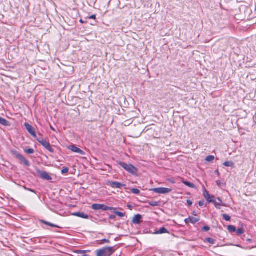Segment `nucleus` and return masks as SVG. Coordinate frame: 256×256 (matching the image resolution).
<instances>
[{
  "instance_id": "obj_13",
  "label": "nucleus",
  "mask_w": 256,
  "mask_h": 256,
  "mask_svg": "<svg viewBox=\"0 0 256 256\" xmlns=\"http://www.w3.org/2000/svg\"><path fill=\"white\" fill-rule=\"evenodd\" d=\"M74 216H77L78 217L83 218H88V216L86 214H85L84 212H76L72 214Z\"/></svg>"
},
{
  "instance_id": "obj_44",
  "label": "nucleus",
  "mask_w": 256,
  "mask_h": 256,
  "mask_svg": "<svg viewBox=\"0 0 256 256\" xmlns=\"http://www.w3.org/2000/svg\"><path fill=\"white\" fill-rule=\"evenodd\" d=\"M80 22L82 23V22H82V20H80Z\"/></svg>"
},
{
  "instance_id": "obj_24",
  "label": "nucleus",
  "mask_w": 256,
  "mask_h": 256,
  "mask_svg": "<svg viewBox=\"0 0 256 256\" xmlns=\"http://www.w3.org/2000/svg\"><path fill=\"white\" fill-rule=\"evenodd\" d=\"M212 202H213L216 206V208L218 209L220 208V206H222V204L220 202H218L215 200H214Z\"/></svg>"
},
{
  "instance_id": "obj_10",
  "label": "nucleus",
  "mask_w": 256,
  "mask_h": 256,
  "mask_svg": "<svg viewBox=\"0 0 256 256\" xmlns=\"http://www.w3.org/2000/svg\"><path fill=\"white\" fill-rule=\"evenodd\" d=\"M204 196L208 202H212L214 200V196L210 194L206 189H204Z\"/></svg>"
},
{
  "instance_id": "obj_33",
  "label": "nucleus",
  "mask_w": 256,
  "mask_h": 256,
  "mask_svg": "<svg viewBox=\"0 0 256 256\" xmlns=\"http://www.w3.org/2000/svg\"><path fill=\"white\" fill-rule=\"evenodd\" d=\"M216 183L217 185H218V186H220H220H222L224 185V184L223 183H222V182H221V181H220V180H216Z\"/></svg>"
},
{
  "instance_id": "obj_17",
  "label": "nucleus",
  "mask_w": 256,
  "mask_h": 256,
  "mask_svg": "<svg viewBox=\"0 0 256 256\" xmlns=\"http://www.w3.org/2000/svg\"><path fill=\"white\" fill-rule=\"evenodd\" d=\"M0 124L4 126H8V122L6 120L0 117Z\"/></svg>"
},
{
  "instance_id": "obj_2",
  "label": "nucleus",
  "mask_w": 256,
  "mask_h": 256,
  "mask_svg": "<svg viewBox=\"0 0 256 256\" xmlns=\"http://www.w3.org/2000/svg\"><path fill=\"white\" fill-rule=\"evenodd\" d=\"M118 164L128 172L134 174L137 172V169L130 164H127L124 162H118Z\"/></svg>"
},
{
  "instance_id": "obj_34",
  "label": "nucleus",
  "mask_w": 256,
  "mask_h": 256,
  "mask_svg": "<svg viewBox=\"0 0 256 256\" xmlns=\"http://www.w3.org/2000/svg\"><path fill=\"white\" fill-rule=\"evenodd\" d=\"M210 228L208 226H204L202 228V230L206 232L210 230Z\"/></svg>"
},
{
  "instance_id": "obj_43",
  "label": "nucleus",
  "mask_w": 256,
  "mask_h": 256,
  "mask_svg": "<svg viewBox=\"0 0 256 256\" xmlns=\"http://www.w3.org/2000/svg\"><path fill=\"white\" fill-rule=\"evenodd\" d=\"M192 214L194 215V216H196V212H192Z\"/></svg>"
},
{
  "instance_id": "obj_32",
  "label": "nucleus",
  "mask_w": 256,
  "mask_h": 256,
  "mask_svg": "<svg viewBox=\"0 0 256 256\" xmlns=\"http://www.w3.org/2000/svg\"><path fill=\"white\" fill-rule=\"evenodd\" d=\"M68 171V168H64L62 170V174H66V173H67Z\"/></svg>"
},
{
  "instance_id": "obj_6",
  "label": "nucleus",
  "mask_w": 256,
  "mask_h": 256,
  "mask_svg": "<svg viewBox=\"0 0 256 256\" xmlns=\"http://www.w3.org/2000/svg\"><path fill=\"white\" fill-rule=\"evenodd\" d=\"M38 142L50 152H53L54 150L48 142L44 139L38 140Z\"/></svg>"
},
{
  "instance_id": "obj_28",
  "label": "nucleus",
  "mask_w": 256,
  "mask_h": 256,
  "mask_svg": "<svg viewBox=\"0 0 256 256\" xmlns=\"http://www.w3.org/2000/svg\"><path fill=\"white\" fill-rule=\"evenodd\" d=\"M222 217L226 221H230V217L226 214H223Z\"/></svg>"
},
{
  "instance_id": "obj_40",
  "label": "nucleus",
  "mask_w": 256,
  "mask_h": 256,
  "mask_svg": "<svg viewBox=\"0 0 256 256\" xmlns=\"http://www.w3.org/2000/svg\"><path fill=\"white\" fill-rule=\"evenodd\" d=\"M110 219H114L115 218V216H114V215H112V216H110Z\"/></svg>"
},
{
  "instance_id": "obj_9",
  "label": "nucleus",
  "mask_w": 256,
  "mask_h": 256,
  "mask_svg": "<svg viewBox=\"0 0 256 256\" xmlns=\"http://www.w3.org/2000/svg\"><path fill=\"white\" fill-rule=\"evenodd\" d=\"M24 126L26 129V130L28 132L33 136L34 138L36 137V134L35 133L34 129L32 127V126L29 124L28 123L24 124Z\"/></svg>"
},
{
  "instance_id": "obj_30",
  "label": "nucleus",
  "mask_w": 256,
  "mask_h": 256,
  "mask_svg": "<svg viewBox=\"0 0 256 256\" xmlns=\"http://www.w3.org/2000/svg\"><path fill=\"white\" fill-rule=\"evenodd\" d=\"M44 223L49 226H50L52 227H54V228H58V226L54 224H51L50 222H44Z\"/></svg>"
},
{
  "instance_id": "obj_15",
  "label": "nucleus",
  "mask_w": 256,
  "mask_h": 256,
  "mask_svg": "<svg viewBox=\"0 0 256 256\" xmlns=\"http://www.w3.org/2000/svg\"><path fill=\"white\" fill-rule=\"evenodd\" d=\"M101 210L104 211H106L109 210H116V208L108 206L104 204H102Z\"/></svg>"
},
{
  "instance_id": "obj_11",
  "label": "nucleus",
  "mask_w": 256,
  "mask_h": 256,
  "mask_svg": "<svg viewBox=\"0 0 256 256\" xmlns=\"http://www.w3.org/2000/svg\"><path fill=\"white\" fill-rule=\"evenodd\" d=\"M142 216L140 214H138L133 218L132 220V223L134 224H140L142 222Z\"/></svg>"
},
{
  "instance_id": "obj_35",
  "label": "nucleus",
  "mask_w": 256,
  "mask_h": 256,
  "mask_svg": "<svg viewBox=\"0 0 256 256\" xmlns=\"http://www.w3.org/2000/svg\"><path fill=\"white\" fill-rule=\"evenodd\" d=\"M198 204L200 206H203L204 205V201H203V200L200 201L198 202Z\"/></svg>"
},
{
  "instance_id": "obj_27",
  "label": "nucleus",
  "mask_w": 256,
  "mask_h": 256,
  "mask_svg": "<svg viewBox=\"0 0 256 256\" xmlns=\"http://www.w3.org/2000/svg\"><path fill=\"white\" fill-rule=\"evenodd\" d=\"M132 192L136 194H138L140 193V190L137 188H132L131 190Z\"/></svg>"
},
{
  "instance_id": "obj_22",
  "label": "nucleus",
  "mask_w": 256,
  "mask_h": 256,
  "mask_svg": "<svg viewBox=\"0 0 256 256\" xmlns=\"http://www.w3.org/2000/svg\"><path fill=\"white\" fill-rule=\"evenodd\" d=\"M215 157L214 156H209L206 158V161L208 162H211L214 160Z\"/></svg>"
},
{
  "instance_id": "obj_18",
  "label": "nucleus",
  "mask_w": 256,
  "mask_h": 256,
  "mask_svg": "<svg viewBox=\"0 0 256 256\" xmlns=\"http://www.w3.org/2000/svg\"><path fill=\"white\" fill-rule=\"evenodd\" d=\"M182 182L185 185H186V186H188L190 188H194V185L192 183H191V182H188L184 181V180H182Z\"/></svg>"
},
{
  "instance_id": "obj_23",
  "label": "nucleus",
  "mask_w": 256,
  "mask_h": 256,
  "mask_svg": "<svg viewBox=\"0 0 256 256\" xmlns=\"http://www.w3.org/2000/svg\"><path fill=\"white\" fill-rule=\"evenodd\" d=\"M148 204L151 206H156L159 205V202L156 201H151L148 202Z\"/></svg>"
},
{
  "instance_id": "obj_16",
  "label": "nucleus",
  "mask_w": 256,
  "mask_h": 256,
  "mask_svg": "<svg viewBox=\"0 0 256 256\" xmlns=\"http://www.w3.org/2000/svg\"><path fill=\"white\" fill-rule=\"evenodd\" d=\"M102 204H92V208L96 210H101Z\"/></svg>"
},
{
  "instance_id": "obj_21",
  "label": "nucleus",
  "mask_w": 256,
  "mask_h": 256,
  "mask_svg": "<svg viewBox=\"0 0 256 256\" xmlns=\"http://www.w3.org/2000/svg\"><path fill=\"white\" fill-rule=\"evenodd\" d=\"M223 164L226 166H233L234 162L230 161H226Z\"/></svg>"
},
{
  "instance_id": "obj_8",
  "label": "nucleus",
  "mask_w": 256,
  "mask_h": 256,
  "mask_svg": "<svg viewBox=\"0 0 256 256\" xmlns=\"http://www.w3.org/2000/svg\"><path fill=\"white\" fill-rule=\"evenodd\" d=\"M68 148L69 150H71L72 152H74L79 154L81 155L84 154V152L83 150H82L76 147L74 145L70 146L68 147Z\"/></svg>"
},
{
  "instance_id": "obj_19",
  "label": "nucleus",
  "mask_w": 256,
  "mask_h": 256,
  "mask_svg": "<svg viewBox=\"0 0 256 256\" xmlns=\"http://www.w3.org/2000/svg\"><path fill=\"white\" fill-rule=\"evenodd\" d=\"M228 230L230 232H234L236 230V227L234 226H232V225H230V226H228Z\"/></svg>"
},
{
  "instance_id": "obj_39",
  "label": "nucleus",
  "mask_w": 256,
  "mask_h": 256,
  "mask_svg": "<svg viewBox=\"0 0 256 256\" xmlns=\"http://www.w3.org/2000/svg\"><path fill=\"white\" fill-rule=\"evenodd\" d=\"M215 172V173H216L217 175H218V176H219V175H220V172H218V170H215V172Z\"/></svg>"
},
{
  "instance_id": "obj_1",
  "label": "nucleus",
  "mask_w": 256,
  "mask_h": 256,
  "mask_svg": "<svg viewBox=\"0 0 256 256\" xmlns=\"http://www.w3.org/2000/svg\"><path fill=\"white\" fill-rule=\"evenodd\" d=\"M11 154L13 156L18 158L21 164H23L24 166H30L29 162L27 160H26L23 156H22L18 151L14 150H11Z\"/></svg>"
},
{
  "instance_id": "obj_36",
  "label": "nucleus",
  "mask_w": 256,
  "mask_h": 256,
  "mask_svg": "<svg viewBox=\"0 0 256 256\" xmlns=\"http://www.w3.org/2000/svg\"><path fill=\"white\" fill-rule=\"evenodd\" d=\"M187 203L189 205V206H191L192 204V202L191 200H187Z\"/></svg>"
},
{
  "instance_id": "obj_38",
  "label": "nucleus",
  "mask_w": 256,
  "mask_h": 256,
  "mask_svg": "<svg viewBox=\"0 0 256 256\" xmlns=\"http://www.w3.org/2000/svg\"><path fill=\"white\" fill-rule=\"evenodd\" d=\"M96 16L95 15H92L90 17V19H96Z\"/></svg>"
},
{
  "instance_id": "obj_42",
  "label": "nucleus",
  "mask_w": 256,
  "mask_h": 256,
  "mask_svg": "<svg viewBox=\"0 0 256 256\" xmlns=\"http://www.w3.org/2000/svg\"><path fill=\"white\" fill-rule=\"evenodd\" d=\"M218 200L220 202V203H222V200L221 198H218Z\"/></svg>"
},
{
  "instance_id": "obj_7",
  "label": "nucleus",
  "mask_w": 256,
  "mask_h": 256,
  "mask_svg": "<svg viewBox=\"0 0 256 256\" xmlns=\"http://www.w3.org/2000/svg\"><path fill=\"white\" fill-rule=\"evenodd\" d=\"M37 172L38 176L44 180H50L52 179V177L46 172L38 170Z\"/></svg>"
},
{
  "instance_id": "obj_37",
  "label": "nucleus",
  "mask_w": 256,
  "mask_h": 256,
  "mask_svg": "<svg viewBox=\"0 0 256 256\" xmlns=\"http://www.w3.org/2000/svg\"><path fill=\"white\" fill-rule=\"evenodd\" d=\"M102 242H104L108 243V242H109L110 241L108 240L104 239L102 240Z\"/></svg>"
},
{
  "instance_id": "obj_25",
  "label": "nucleus",
  "mask_w": 256,
  "mask_h": 256,
  "mask_svg": "<svg viewBox=\"0 0 256 256\" xmlns=\"http://www.w3.org/2000/svg\"><path fill=\"white\" fill-rule=\"evenodd\" d=\"M238 235H240L244 233V231L242 228H238L236 230Z\"/></svg>"
},
{
  "instance_id": "obj_4",
  "label": "nucleus",
  "mask_w": 256,
  "mask_h": 256,
  "mask_svg": "<svg viewBox=\"0 0 256 256\" xmlns=\"http://www.w3.org/2000/svg\"><path fill=\"white\" fill-rule=\"evenodd\" d=\"M152 191L160 194H168L172 192V189L165 188H152Z\"/></svg>"
},
{
  "instance_id": "obj_5",
  "label": "nucleus",
  "mask_w": 256,
  "mask_h": 256,
  "mask_svg": "<svg viewBox=\"0 0 256 256\" xmlns=\"http://www.w3.org/2000/svg\"><path fill=\"white\" fill-rule=\"evenodd\" d=\"M106 184L114 188H120L125 186V184L120 182L110 180L106 182Z\"/></svg>"
},
{
  "instance_id": "obj_31",
  "label": "nucleus",
  "mask_w": 256,
  "mask_h": 256,
  "mask_svg": "<svg viewBox=\"0 0 256 256\" xmlns=\"http://www.w3.org/2000/svg\"><path fill=\"white\" fill-rule=\"evenodd\" d=\"M206 240L210 244H214V240L211 238H207L206 239Z\"/></svg>"
},
{
  "instance_id": "obj_3",
  "label": "nucleus",
  "mask_w": 256,
  "mask_h": 256,
  "mask_svg": "<svg viewBox=\"0 0 256 256\" xmlns=\"http://www.w3.org/2000/svg\"><path fill=\"white\" fill-rule=\"evenodd\" d=\"M112 254V248L106 247L96 251V256H110Z\"/></svg>"
},
{
  "instance_id": "obj_41",
  "label": "nucleus",
  "mask_w": 256,
  "mask_h": 256,
  "mask_svg": "<svg viewBox=\"0 0 256 256\" xmlns=\"http://www.w3.org/2000/svg\"><path fill=\"white\" fill-rule=\"evenodd\" d=\"M50 129L53 131H55L54 128L52 126H50Z\"/></svg>"
},
{
  "instance_id": "obj_12",
  "label": "nucleus",
  "mask_w": 256,
  "mask_h": 256,
  "mask_svg": "<svg viewBox=\"0 0 256 256\" xmlns=\"http://www.w3.org/2000/svg\"><path fill=\"white\" fill-rule=\"evenodd\" d=\"M199 220V218L190 216L188 218L185 219L184 222L186 224H188L190 222L192 224H195L198 222Z\"/></svg>"
},
{
  "instance_id": "obj_14",
  "label": "nucleus",
  "mask_w": 256,
  "mask_h": 256,
  "mask_svg": "<svg viewBox=\"0 0 256 256\" xmlns=\"http://www.w3.org/2000/svg\"><path fill=\"white\" fill-rule=\"evenodd\" d=\"M168 233V230L165 228L163 227L160 228L158 231L154 232V234H162Z\"/></svg>"
},
{
  "instance_id": "obj_29",
  "label": "nucleus",
  "mask_w": 256,
  "mask_h": 256,
  "mask_svg": "<svg viewBox=\"0 0 256 256\" xmlns=\"http://www.w3.org/2000/svg\"><path fill=\"white\" fill-rule=\"evenodd\" d=\"M25 152L28 154H32L34 152V150L32 148H28L25 150Z\"/></svg>"
},
{
  "instance_id": "obj_20",
  "label": "nucleus",
  "mask_w": 256,
  "mask_h": 256,
  "mask_svg": "<svg viewBox=\"0 0 256 256\" xmlns=\"http://www.w3.org/2000/svg\"><path fill=\"white\" fill-rule=\"evenodd\" d=\"M114 210V212L116 215H117L118 216L120 217H123V216H125V213H123V212H122L116 211V210Z\"/></svg>"
},
{
  "instance_id": "obj_26",
  "label": "nucleus",
  "mask_w": 256,
  "mask_h": 256,
  "mask_svg": "<svg viewBox=\"0 0 256 256\" xmlns=\"http://www.w3.org/2000/svg\"><path fill=\"white\" fill-rule=\"evenodd\" d=\"M86 252V250H76V252L78 254H82V256H88V255L85 254Z\"/></svg>"
}]
</instances>
